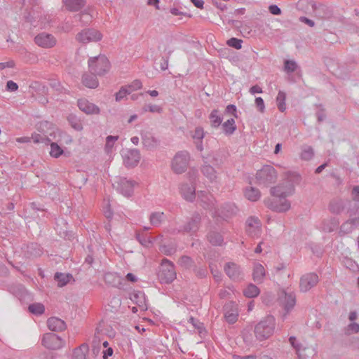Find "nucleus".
Instances as JSON below:
<instances>
[{
    "label": "nucleus",
    "instance_id": "obj_1",
    "mask_svg": "<svg viewBox=\"0 0 359 359\" xmlns=\"http://www.w3.org/2000/svg\"><path fill=\"white\" fill-rule=\"evenodd\" d=\"M300 181L301 176L297 172H286L283 181L271 189V194L274 196V198L265 200V205L275 212L287 211L290 208V203L285 198L293 194L294 186L298 184Z\"/></svg>",
    "mask_w": 359,
    "mask_h": 359
},
{
    "label": "nucleus",
    "instance_id": "obj_2",
    "mask_svg": "<svg viewBox=\"0 0 359 359\" xmlns=\"http://www.w3.org/2000/svg\"><path fill=\"white\" fill-rule=\"evenodd\" d=\"M275 318L272 316H268L258 323L255 327V334L259 341L269 338L274 332Z\"/></svg>",
    "mask_w": 359,
    "mask_h": 359
},
{
    "label": "nucleus",
    "instance_id": "obj_3",
    "mask_svg": "<svg viewBox=\"0 0 359 359\" xmlns=\"http://www.w3.org/2000/svg\"><path fill=\"white\" fill-rule=\"evenodd\" d=\"M110 67V62L108 58L104 55L90 57L88 60L89 71L91 74L95 75L100 76H103L109 71Z\"/></svg>",
    "mask_w": 359,
    "mask_h": 359
},
{
    "label": "nucleus",
    "instance_id": "obj_4",
    "mask_svg": "<svg viewBox=\"0 0 359 359\" xmlns=\"http://www.w3.org/2000/svg\"><path fill=\"white\" fill-rule=\"evenodd\" d=\"M157 276L161 283H171L177 277L174 264L168 259H163Z\"/></svg>",
    "mask_w": 359,
    "mask_h": 359
},
{
    "label": "nucleus",
    "instance_id": "obj_5",
    "mask_svg": "<svg viewBox=\"0 0 359 359\" xmlns=\"http://www.w3.org/2000/svg\"><path fill=\"white\" fill-rule=\"evenodd\" d=\"M190 154L187 151H180L173 157L171 162L172 170L176 174H182L186 172L189 167Z\"/></svg>",
    "mask_w": 359,
    "mask_h": 359
},
{
    "label": "nucleus",
    "instance_id": "obj_6",
    "mask_svg": "<svg viewBox=\"0 0 359 359\" xmlns=\"http://www.w3.org/2000/svg\"><path fill=\"white\" fill-rule=\"evenodd\" d=\"M278 295L279 304L284 309L286 313L293 309L296 304V295L294 292H287L282 289L279 290Z\"/></svg>",
    "mask_w": 359,
    "mask_h": 359
},
{
    "label": "nucleus",
    "instance_id": "obj_7",
    "mask_svg": "<svg viewBox=\"0 0 359 359\" xmlns=\"http://www.w3.org/2000/svg\"><path fill=\"white\" fill-rule=\"evenodd\" d=\"M277 174L276 170L271 165H264L256 174V179L259 184L268 185L276 181Z\"/></svg>",
    "mask_w": 359,
    "mask_h": 359
},
{
    "label": "nucleus",
    "instance_id": "obj_8",
    "mask_svg": "<svg viewBox=\"0 0 359 359\" xmlns=\"http://www.w3.org/2000/svg\"><path fill=\"white\" fill-rule=\"evenodd\" d=\"M102 39V33L95 29H84L76 36V39L83 44L100 41Z\"/></svg>",
    "mask_w": 359,
    "mask_h": 359
},
{
    "label": "nucleus",
    "instance_id": "obj_9",
    "mask_svg": "<svg viewBox=\"0 0 359 359\" xmlns=\"http://www.w3.org/2000/svg\"><path fill=\"white\" fill-rule=\"evenodd\" d=\"M319 282V277L314 272H309L302 275L299 279V291L307 292L317 285Z\"/></svg>",
    "mask_w": 359,
    "mask_h": 359
},
{
    "label": "nucleus",
    "instance_id": "obj_10",
    "mask_svg": "<svg viewBox=\"0 0 359 359\" xmlns=\"http://www.w3.org/2000/svg\"><path fill=\"white\" fill-rule=\"evenodd\" d=\"M42 345L50 350H57L65 345V341L54 333H46L41 339Z\"/></svg>",
    "mask_w": 359,
    "mask_h": 359
},
{
    "label": "nucleus",
    "instance_id": "obj_11",
    "mask_svg": "<svg viewBox=\"0 0 359 359\" xmlns=\"http://www.w3.org/2000/svg\"><path fill=\"white\" fill-rule=\"evenodd\" d=\"M245 230L251 237H258L262 232V223L258 217L255 216L249 217L245 222Z\"/></svg>",
    "mask_w": 359,
    "mask_h": 359
},
{
    "label": "nucleus",
    "instance_id": "obj_12",
    "mask_svg": "<svg viewBox=\"0 0 359 359\" xmlns=\"http://www.w3.org/2000/svg\"><path fill=\"white\" fill-rule=\"evenodd\" d=\"M34 41L39 46L43 48H53L57 43V40L53 35L46 32L36 35L34 38Z\"/></svg>",
    "mask_w": 359,
    "mask_h": 359
},
{
    "label": "nucleus",
    "instance_id": "obj_13",
    "mask_svg": "<svg viewBox=\"0 0 359 359\" xmlns=\"http://www.w3.org/2000/svg\"><path fill=\"white\" fill-rule=\"evenodd\" d=\"M123 163L128 168H134L139 163L141 156L137 149H129L123 155Z\"/></svg>",
    "mask_w": 359,
    "mask_h": 359
},
{
    "label": "nucleus",
    "instance_id": "obj_14",
    "mask_svg": "<svg viewBox=\"0 0 359 359\" xmlns=\"http://www.w3.org/2000/svg\"><path fill=\"white\" fill-rule=\"evenodd\" d=\"M201 222V217L200 214L195 212L180 231L189 233L191 234L195 233L199 229Z\"/></svg>",
    "mask_w": 359,
    "mask_h": 359
},
{
    "label": "nucleus",
    "instance_id": "obj_15",
    "mask_svg": "<svg viewBox=\"0 0 359 359\" xmlns=\"http://www.w3.org/2000/svg\"><path fill=\"white\" fill-rule=\"evenodd\" d=\"M224 318L226 320L231 324L236 323L238 317V310L237 304L230 301L227 302L224 306Z\"/></svg>",
    "mask_w": 359,
    "mask_h": 359
},
{
    "label": "nucleus",
    "instance_id": "obj_16",
    "mask_svg": "<svg viewBox=\"0 0 359 359\" xmlns=\"http://www.w3.org/2000/svg\"><path fill=\"white\" fill-rule=\"evenodd\" d=\"M143 147L148 151L156 149L160 144V140L149 132L141 133Z\"/></svg>",
    "mask_w": 359,
    "mask_h": 359
},
{
    "label": "nucleus",
    "instance_id": "obj_17",
    "mask_svg": "<svg viewBox=\"0 0 359 359\" xmlns=\"http://www.w3.org/2000/svg\"><path fill=\"white\" fill-rule=\"evenodd\" d=\"M77 105L80 110L86 114H99L100 113V108L86 99H79L77 101Z\"/></svg>",
    "mask_w": 359,
    "mask_h": 359
},
{
    "label": "nucleus",
    "instance_id": "obj_18",
    "mask_svg": "<svg viewBox=\"0 0 359 359\" xmlns=\"http://www.w3.org/2000/svg\"><path fill=\"white\" fill-rule=\"evenodd\" d=\"M118 189L121 194L126 196H130L133 192L135 182L128 180L126 178H120L117 182Z\"/></svg>",
    "mask_w": 359,
    "mask_h": 359
},
{
    "label": "nucleus",
    "instance_id": "obj_19",
    "mask_svg": "<svg viewBox=\"0 0 359 359\" xmlns=\"http://www.w3.org/2000/svg\"><path fill=\"white\" fill-rule=\"evenodd\" d=\"M182 196L187 201L192 202L196 198V188L194 185L183 183L180 187Z\"/></svg>",
    "mask_w": 359,
    "mask_h": 359
},
{
    "label": "nucleus",
    "instance_id": "obj_20",
    "mask_svg": "<svg viewBox=\"0 0 359 359\" xmlns=\"http://www.w3.org/2000/svg\"><path fill=\"white\" fill-rule=\"evenodd\" d=\"M224 271L226 275L232 280H238L242 275L240 267L233 262L226 264Z\"/></svg>",
    "mask_w": 359,
    "mask_h": 359
},
{
    "label": "nucleus",
    "instance_id": "obj_21",
    "mask_svg": "<svg viewBox=\"0 0 359 359\" xmlns=\"http://www.w3.org/2000/svg\"><path fill=\"white\" fill-rule=\"evenodd\" d=\"M47 325L49 330L54 332H62L67 327L65 322L56 317L49 318L47 320Z\"/></svg>",
    "mask_w": 359,
    "mask_h": 359
},
{
    "label": "nucleus",
    "instance_id": "obj_22",
    "mask_svg": "<svg viewBox=\"0 0 359 359\" xmlns=\"http://www.w3.org/2000/svg\"><path fill=\"white\" fill-rule=\"evenodd\" d=\"M266 271L264 266L259 263H255L253 265L252 278L255 283L260 284L263 283Z\"/></svg>",
    "mask_w": 359,
    "mask_h": 359
},
{
    "label": "nucleus",
    "instance_id": "obj_23",
    "mask_svg": "<svg viewBox=\"0 0 359 359\" xmlns=\"http://www.w3.org/2000/svg\"><path fill=\"white\" fill-rule=\"evenodd\" d=\"M201 172L210 182H216L217 172L215 169L207 162H204L203 165H201Z\"/></svg>",
    "mask_w": 359,
    "mask_h": 359
},
{
    "label": "nucleus",
    "instance_id": "obj_24",
    "mask_svg": "<svg viewBox=\"0 0 359 359\" xmlns=\"http://www.w3.org/2000/svg\"><path fill=\"white\" fill-rule=\"evenodd\" d=\"M130 299L136 304L142 311L147 309L146 298L144 292L141 291H136L130 294Z\"/></svg>",
    "mask_w": 359,
    "mask_h": 359
},
{
    "label": "nucleus",
    "instance_id": "obj_25",
    "mask_svg": "<svg viewBox=\"0 0 359 359\" xmlns=\"http://www.w3.org/2000/svg\"><path fill=\"white\" fill-rule=\"evenodd\" d=\"M106 284L115 287H119L122 284L123 278L116 273L108 272L104 276Z\"/></svg>",
    "mask_w": 359,
    "mask_h": 359
},
{
    "label": "nucleus",
    "instance_id": "obj_26",
    "mask_svg": "<svg viewBox=\"0 0 359 359\" xmlns=\"http://www.w3.org/2000/svg\"><path fill=\"white\" fill-rule=\"evenodd\" d=\"M204 136L205 133L203 128L201 127H196L193 135H191L196 149L200 151H202L204 149L203 144V140Z\"/></svg>",
    "mask_w": 359,
    "mask_h": 359
},
{
    "label": "nucleus",
    "instance_id": "obj_27",
    "mask_svg": "<svg viewBox=\"0 0 359 359\" xmlns=\"http://www.w3.org/2000/svg\"><path fill=\"white\" fill-rule=\"evenodd\" d=\"M64 3L66 8L72 12L79 11L86 4V0H65Z\"/></svg>",
    "mask_w": 359,
    "mask_h": 359
},
{
    "label": "nucleus",
    "instance_id": "obj_28",
    "mask_svg": "<svg viewBox=\"0 0 359 359\" xmlns=\"http://www.w3.org/2000/svg\"><path fill=\"white\" fill-rule=\"evenodd\" d=\"M96 76L97 75L93 74H84L82 76L83 84L89 88H96L99 85V82L96 78Z\"/></svg>",
    "mask_w": 359,
    "mask_h": 359
},
{
    "label": "nucleus",
    "instance_id": "obj_29",
    "mask_svg": "<svg viewBox=\"0 0 359 359\" xmlns=\"http://www.w3.org/2000/svg\"><path fill=\"white\" fill-rule=\"evenodd\" d=\"M165 218L163 212H154L149 216V222L151 226L158 227L165 220Z\"/></svg>",
    "mask_w": 359,
    "mask_h": 359
},
{
    "label": "nucleus",
    "instance_id": "obj_30",
    "mask_svg": "<svg viewBox=\"0 0 359 359\" xmlns=\"http://www.w3.org/2000/svg\"><path fill=\"white\" fill-rule=\"evenodd\" d=\"M88 352V346L86 344H81L75 348L73 352V359H86V354Z\"/></svg>",
    "mask_w": 359,
    "mask_h": 359
},
{
    "label": "nucleus",
    "instance_id": "obj_31",
    "mask_svg": "<svg viewBox=\"0 0 359 359\" xmlns=\"http://www.w3.org/2000/svg\"><path fill=\"white\" fill-rule=\"evenodd\" d=\"M237 211L238 208L234 204H225L221 208V216L222 217H229L236 215Z\"/></svg>",
    "mask_w": 359,
    "mask_h": 359
},
{
    "label": "nucleus",
    "instance_id": "obj_32",
    "mask_svg": "<svg viewBox=\"0 0 359 359\" xmlns=\"http://www.w3.org/2000/svg\"><path fill=\"white\" fill-rule=\"evenodd\" d=\"M208 241L213 245H222L224 243L223 236L218 232L211 231L207 236Z\"/></svg>",
    "mask_w": 359,
    "mask_h": 359
},
{
    "label": "nucleus",
    "instance_id": "obj_33",
    "mask_svg": "<svg viewBox=\"0 0 359 359\" xmlns=\"http://www.w3.org/2000/svg\"><path fill=\"white\" fill-rule=\"evenodd\" d=\"M55 280L57 281V285L59 287H63L66 285L70 280L72 278V276L69 273H56L55 274Z\"/></svg>",
    "mask_w": 359,
    "mask_h": 359
},
{
    "label": "nucleus",
    "instance_id": "obj_34",
    "mask_svg": "<svg viewBox=\"0 0 359 359\" xmlns=\"http://www.w3.org/2000/svg\"><path fill=\"white\" fill-rule=\"evenodd\" d=\"M245 197L251 201H257L261 196L259 189L254 187L246 188L245 191Z\"/></svg>",
    "mask_w": 359,
    "mask_h": 359
},
{
    "label": "nucleus",
    "instance_id": "obj_35",
    "mask_svg": "<svg viewBox=\"0 0 359 359\" xmlns=\"http://www.w3.org/2000/svg\"><path fill=\"white\" fill-rule=\"evenodd\" d=\"M223 132L227 135H232L236 130L235 120L233 118L228 119L222 124Z\"/></svg>",
    "mask_w": 359,
    "mask_h": 359
},
{
    "label": "nucleus",
    "instance_id": "obj_36",
    "mask_svg": "<svg viewBox=\"0 0 359 359\" xmlns=\"http://www.w3.org/2000/svg\"><path fill=\"white\" fill-rule=\"evenodd\" d=\"M198 197L200 198L201 202L203 203V206L204 208H211L213 205L212 201H211L210 198H212V196L208 194L205 191H199L198 193Z\"/></svg>",
    "mask_w": 359,
    "mask_h": 359
},
{
    "label": "nucleus",
    "instance_id": "obj_37",
    "mask_svg": "<svg viewBox=\"0 0 359 359\" xmlns=\"http://www.w3.org/2000/svg\"><path fill=\"white\" fill-rule=\"evenodd\" d=\"M67 120L71 126L77 131L83 130V124L81 121L74 114H69Z\"/></svg>",
    "mask_w": 359,
    "mask_h": 359
},
{
    "label": "nucleus",
    "instance_id": "obj_38",
    "mask_svg": "<svg viewBox=\"0 0 359 359\" xmlns=\"http://www.w3.org/2000/svg\"><path fill=\"white\" fill-rule=\"evenodd\" d=\"M259 289L254 284H249L243 290V294L248 298H253L259 295Z\"/></svg>",
    "mask_w": 359,
    "mask_h": 359
},
{
    "label": "nucleus",
    "instance_id": "obj_39",
    "mask_svg": "<svg viewBox=\"0 0 359 359\" xmlns=\"http://www.w3.org/2000/svg\"><path fill=\"white\" fill-rule=\"evenodd\" d=\"M219 111L217 109H214L210 114V120L211 126L214 128H217L220 126L222 121V118L219 116Z\"/></svg>",
    "mask_w": 359,
    "mask_h": 359
},
{
    "label": "nucleus",
    "instance_id": "obj_40",
    "mask_svg": "<svg viewBox=\"0 0 359 359\" xmlns=\"http://www.w3.org/2000/svg\"><path fill=\"white\" fill-rule=\"evenodd\" d=\"M285 98H286L285 93L283 91H279L278 93L277 97H276V102H277L278 108L281 112H283L286 109L285 102Z\"/></svg>",
    "mask_w": 359,
    "mask_h": 359
},
{
    "label": "nucleus",
    "instance_id": "obj_41",
    "mask_svg": "<svg viewBox=\"0 0 359 359\" xmlns=\"http://www.w3.org/2000/svg\"><path fill=\"white\" fill-rule=\"evenodd\" d=\"M29 312L35 315H41L44 313L45 307L41 303H34L30 304L28 308Z\"/></svg>",
    "mask_w": 359,
    "mask_h": 359
},
{
    "label": "nucleus",
    "instance_id": "obj_42",
    "mask_svg": "<svg viewBox=\"0 0 359 359\" xmlns=\"http://www.w3.org/2000/svg\"><path fill=\"white\" fill-rule=\"evenodd\" d=\"M193 263L194 262L192 259L186 255L182 256L178 260L179 265L184 269H190L192 266Z\"/></svg>",
    "mask_w": 359,
    "mask_h": 359
},
{
    "label": "nucleus",
    "instance_id": "obj_43",
    "mask_svg": "<svg viewBox=\"0 0 359 359\" xmlns=\"http://www.w3.org/2000/svg\"><path fill=\"white\" fill-rule=\"evenodd\" d=\"M131 93V90H130L126 86H122L120 90L116 93L115 99L116 102H120L124 97H126L127 95Z\"/></svg>",
    "mask_w": 359,
    "mask_h": 359
},
{
    "label": "nucleus",
    "instance_id": "obj_44",
    "mask_svg": "<svg viewBox=\"0 0 359 359\" xmlns=\"http://www.w3.org/2000/svg\"><path fill=\"white\" fill-rule=\"evenodd\" d=\"M63 153V150L57 145V143L52 142L50 144V154L54 158H58Z\"/></svg>",
    "mask_w": 359,
    "mask_h": 359
},
{
    "label": "nucleus",
    "instance_id": "obj_45",
    "mask_svg": "<svg viewBox=\"0 0 359 359\" xmlns=\"http://www.w3.org/2000/svg\"><path fill=\"white\" fill-rule=\"evenodd\" d=\"M343 208H344L341 205V203L339 201H332L329 205V210H330V212L335 214L340 213L342 211Z\"/></svg>",
    "mask_w": 359,
    "mask_h": 359
},
{
    "label": "nucleus",
    "instance_id": "obj_46",
    "mask_svg": "<svg viewBox=\"0 0 359 359\" xmlns=\"http://www.w3.org/2000/svg\"><path fill=\"white\" fill-rule=\"evenodd\" d=\"M243 40L232 37L227 40L226 44L232 48L239 50L242 48Z\"/></svg>",
    "mask_w": 359,
    "mask_h": 359
},
{
    "label": "nucleus",
    "instance_id": "obj_47",
    "mask_svg": "<svg viewBox=\"0 0 359 359\" xmlns=\"http://www.w3.org/2000/svg\"><path fill=\"white\" fill-rule=\"evenodd\" d=\"M118 139V136L109 135L106 138L105 149L109 152L113 148L116 141Z\"/></svg>",
    "mask_w": 359,
    "mask_h": 359
},
{
    "label": "nucleus",
    "instance_id": "obj_48",
    "mask_svg": "<svg viewBox=\"0 0 359 359\" xmlns=\"http://www.w3.org/2000/svg\"><path fill=\"white\" fill-rule=\"evenodd\" d=\"M314 155L313 149L311 147H307L305 149H303L302 154H301V158L303 160H310L313 158Z\"/></svg>",
    "mask_w": 359,
    "mask_h": 359
},
{
    "label": "nucleus",
    "instance_id": "obj_49",
    "mask_svg": "<svg viewBox=\"0 0 359 359\" xmlns=\"http://www.w3.org/2000/svg\"><path fill=\"white\" fill-rule=\"evenodd\" d=\"M297 68V63L293 60H285L284 64V69L287 73L294 72Z\"/></svg>",
    "mask_w": 359,
    "mask_h": 359
},
{
    "label": "nucleus",
    "instance_id": "obj_50",
    "mask_svg": "<svg viewBox=\"0 0 359 359\" xmlns=\"http://www.w3.org/2000/svg\"><path fill=\"white\" fill-rule=\"evenodd\" d=\"M31 139L34 143L44 142L46 144L50 141V140H49L46 135L41 134H33L30 137V140Z\"/></svg>",
    "mask_w": 359,
    "mask_h": 359
},
{
    "label": "nucleus",
    "instance_id": "obj_51",
    "mask_svg": "<svg viewBox=\"0 0 359 359\" xmlns=\"http://www.w3.org/2000/svg\"><path fill=\"white\" fill-rule=\"evenodd\" d=\"M359 332V324L356 323H350L346 328L345 333L351 334L352 333H358Z\"/></svg>",
    "mask_w": 359,
    "mask_h": 359
},
{
    "label": "nucleus",
    "instance_id": "obj_52",
    "mask_svg": "<svg viewBox=\"0 0 359 359\" xmlns=\"http://www.w3.org/2000/svg\"><path fill=\"white\" fill-rule=\"evenodd\" d=\"M160 250L165 255H171L176 252V248L172 246L164 245L160 247Z\"/></svg>",
    "mask_w": 359,
    "mask_h": 359
},
{
    "label": "nucleus",
    "instance_id": "obj_53",
    "mask_svg": "<svg viewBox=\"0 0 359 359\" xmlns=\"http://www.w3.org/2000/svg\"><path fill=\"white\" fill-rule=\"evenodd\" d=\"M144 111H150V112H152V113H161L162 111V108L158 106V105H156V104H149L147 106H145L144 108H143Z\"/></svg>",
    "mask_w": 359,
    "mask_h": 359
},
{
    "label": "nucleus",
    "instance_id": "obj_54",
    "mask_svg": "<svg viewBox=\"0 0 359 359\" xmlns=\"http://www.w3.org/2000/svg\"><path fill=\"white\" fill-rule=\"evenodd\" d=\"M126 86L127 88H128L130 90H131V93H132L133 91H135V90L142 88V84L140 80L136 79V80H134L130 85Z\"/></svg>",
    "mask_w": 359,
    "mask_h": 359
},
{
    "label": "nucleus",
    "instance_id": "obj_55",
    "mask_svg": "<svg viewBox=\"0 0 359 359\" xmlns=\"http://www.w3.org/2000/svg\"><path fill=\"white\" fill-rule=\"evenodd\" d=\"M137 238L139 242L145 247H149L151 245V241L149 237H144L140 234L137 235Z\"/></svg>",
    "mask_w": 359,
    "mask_h": 359
},
{
    "label": "nucleus",
    "instance_id": "obj_56",
    "mask_svg": "<svg viewBox=\"0 0 359 359\" xmlns=\"http://www.w3.org/2000/svg\"><path fill=\"white\" fill-rule=\"evenodd\" d=\"M255 104L260 112L263 113L264 111L265 105H264V100L262 97H256Z\"/></svg>",
    "mask_w": 359,
    "mask_h": 359
},
{
    "label": "nucleus",
    "instance_id": "obj_57",
    "mask_svg": "<svg viewBox=\"0 0 359 359\" xmlns=\"http://www.w3.org/2000/svg\"><path fill=\"white\" fill-rule=\"evenodd\" d=\"M229 290L226 289H222L219 292V297L220 299H230L231 298V292Z\"/></svg>",
    "mask_w": 359,
    "mask_h": 359
},
{
    "label": "nucleus",
    "instance_id": "obj_58",
    "mask_svg": "<svg viewBox=\"0 0 359 359\" xmlns=\"http://www.w3.org/2000/svg\"><path fill=\"white\" fill-rule=\"evenodd\" d=\"M289 341L291 346L297 351V352L299 351L302 344L297 341V339L295 337H290L289 338Z\"/></svg>",
    "mask_w": 359,
    "mask_h": 359
},
{
    "label": "nucleus",
    "instance_id": "obj_59",
    "mask_svg": "<svg viewBox=\"0 0 359 359\" xmlns=\"http://www.w3.org/2000/svg\"><path fill=\"white\" fill-rule=\"evenodd\" d=\"M353 226L349 225V223L347 222H344L341 224L340 227V231L344 232V233H348L353 231Z\"/></svg>",
    "mask_w": 359,
    "mask_h": 359
},
{
    "label": "nucleus",
    "instance_id": "obj_60",
    "mask_svg": "<svg viewBox=\"0 0 359 359\" xmlns=\"http://www.w3.org/2000/svg\"><path fill=\"white\" fill-rule=\"evenodd\" d=\"M18 88V86L13 81H8L6 83V89L9 91L14 92Z\"/></svg>",
    "mask_w": 359,
    "mask_h": 359
},
{
    "label": "nucleus",
    "instance_id": "obj_61",
    "mask_svg": "<svg viewBox=\"0 0 359 359\" xmlns=\"http://www.w3.org/2000/svg\"><path fill=\"white\" fill-rule=\"evenodd\" d=\"M269 10L270 13L273 15H280L281 14V10L280 8L276 6V5H271L269 7Z\"/></svg>",
    "mask_w": 359,
    "mask_h": 359
},
{
    "label": "nucleus",
    "instance_id": "obj_62",
    "mask_svg": "<svg viewBox=\"0 0 359 359\" xmlns=\"http://www.w3.org/2000/svg\"><path fill=\"white\" fill-rule=\"evenodd\" d=\"M189 322L191 323L193 326L198 330H200L202 327V324L198 320L195 319L194 317H190V318L189 319Z\"/></svg>",
    "mask_w": 359,
    "mask_h": 359
},
{
    "label": "nucleus",
    "instance_id": "obj_63",
    "mask_svg": "<svg viewBox=\"0 0 359 359\" xmlns=\"http://www.w3.org/2000/svg\"><path fill=\"white\" fill-rule=\"evenodd\" d=\"M226 111L227 113L231 114L234 117L237 118L236 114V107L233 104H229L226 108Z\"/></svg>",
    "mask_w": 359,
    "mask_h": 359
},
{
    "label": "nucleus",
    "instance_id": "obj_64",
    "mask_svg": "<svg viewBox=\"0 0 359 359\" xmlns=\"http://www.w3.org/2000/svg\"><path fill=\"white\" fill-rule=\"evenodd\" d=\"M211 162L215 166H219L222 164L223 161L219 158L218 154H215Z\"/></svg>",
    "mask_w": 359,
    "mask_h": 359
}]
</instances>
